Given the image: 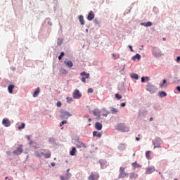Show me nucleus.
<instances>
[{"instance_id": "f257e3e1", "label": "nucleus", "mask_w": 180, "mask_h": 180, "mask_svg": "<svg viewBox=\"0 0 180 180\" xmlns=\"http://www.w3.org/2000/svg\"><path fill=\"white\" fill-rule=\"evenodd\" d=\"M152 53H153V57L158 58V57H161V56H162V52L161 51V50H160L157 47H153Z\"/></svg>"}, {"instance_id": "f03ea898", "label": "nucleus", "mask_w": 180, "mask_h": 180, "mask_svg": "<svg viewBox=\"0 0 180 180\" xmlns=\"http://www.w3.org/2000/svg\"><path fill=\"white\" fill-rule=\"evenodd\" d=\"M72 115L70 113V112L61 110H60V117L61 119H68V117H71Z\"/></svg>"}, {"instance_id": "7ed1b4c3", "label": "nucleus", "mask_w": 180, "mask_h": 180, "mask_svg": "<svg viewBox=\"0 0 180 180\" xmlns=\"http://www.w3.org/2000/svg\"><path fill=\"white\" fill-rule=\"evenodd\" d=\"M116 130H120V131H129V127L124 126V124H118L115 127Z\"/></svg>"}, {"instance_id": "20e7f679", "label": "nucleus", "mask_w": 180, "mask_h": 180, "mask_svg": "<svg viewBox=\"0 0 180 180\" xmlns=\"http://www.w3.org/2000/svg\"><path fill=\"white\" fill-rule=\"evenodd\" d=\"M23 153V145H19L15 150L13 151L14 155H20Z\"/></svg>"}, {"instance_id": "39448f33", "label": "nucleus", "mask_w": 180, "mask_h": 180, "mask_svg": "<svg viewBox=\"0 0 180 180\" xmlns=\"http://www.w3.org/2000/svg\"><path fill=\"white\" fill-rule=\"evenodd\" d=\"M80 75L82 77H83L82 79H81V81L82 82H86V79H88V78H89V73H86V72H81L80 73Z\"/></svg>"}, {"instance_id": "423d86ee", "label": "nucleus", "mask_w": 180, "mask_h": 180, "mask_svg": "<svg viewBox=\"0 0 180 180\" xmlns=\"http://www.w3.org/2000/svg\"><path fill=\"white\" fill-rule=\"evenodd\" d=\"M44 151H46V150L41 149L39 150L34 151V154L35 157H38V158L43 157V155H44Z\"/></svg>"}, {"instance_id": "0eeeda50", "label": "nucleus", "mask_w": 180, "mask_h": 180, "mask_svg": "<svg viewBox=\"0 0 180 180\" xmlns=\"http://www.w3.org/2000/svg\"><path fill=\"white\" fill-rule=\"evenodd\" d=\"M99 179V175L98 173L91 172L90 176L88 177V180H98Z\"/></svg>"}, {"instance_id": "6e6552de", "label": "nucleus", "mask_w": 180, "mask_h": 180, "mask_svg": "<svg viewBox=\"0 0 180 180\" xmlns=\"http://www.w3.org/2000/svg\"><path fill=\"white\" fill-rule=\"evenodd\" d=\"M72 96L75 99H79V98L82 96V94H81V93L79 92V90L76 89L73 92Z\"/></svg>"}, {"instance_id": "1a4fd4ad", "label": "nucleus", "mask_w": 180, "mask_h": 180, "mask_svg": "<svg viewBox=\"0 0 180 180\" xmlns=\"http://www.w3.org/2000/svg\"><path fill=\"white\" fill-rule=\"evenodd\" d=\"M146 91H148L150 94H154V92H155V86L148 84L146 86Z\"/></svg>"}, {"instance_id": "9d476101", "label": "nucleus", "mask_w": 180, "mask_h": 180, "mask_svg": "<svg viewBox=\"0 0 180 180\" xmlns=\"http://www.w3.org/2000/svg\"><path fill=\"white\" fill-rule=\"evenodd\" d=\"M2 124H4V126L6 127H9V126H11V122L8 119H4L2 121Z\"/></svg>"}, {"instance_id": "9b49d317", "label": "nucleus", "mask_w": 180, "mask_h": 180, "mask_svg": "<svg viewBox=\"0 0 180 180\" xmlns=\"http://www.w3.org/2000/svg\"><path fill=\"white\" fill-rule=\"evenodd\" d=\"M64 64H65L67 67H68V68H72V66L74 65V64L72 63V62L71 60H65L64 61Z\"/></svg>"}, {"instance_id": "f8f14e48", "label": "nucleus", "mask_w": 180, "mask_h": 180, "mask_svg": "<svg viewBox=\"0 0 180 180\" xmlns=\"http://www.w3.org/2000/svg\"><path fill=\"white\" fill-rule=\"evenodd\" d=\"M95 18V14L94 13V11H90L87 16V20H92Z\"/></svg>"}, {"instance_id": "ddd939ff", "label": "nucleus", "mask_w": 180, "mask_h": 180, "mask_svg": "<svg viewBox=\"0 0 180 180\" xmlns=\"http://www.w3.org/2000/svg\"><path fill=\"white\" fill-rule=\"evenodd\" d=\"M39 94H40V89L39 87H37L34 91L33 98H37V96H39Z\"/></svg>"}, {"instance_id": "4468645a", "label": "nucleus", "mask_w": 180, "mask_h": 180, "mask_svg": "<svg viewBox=\"0 0 180 180\" xmlns=\"http://www.w3.org/2000/svg\"><path fill=\"white\" fill-rule=\"evenodd\" d=\"M76 147H77V148H82V147L86 148V145L83 142H79V143L76 145Z\"/></svg>"}, {"instance_id": "2eb2a0df", "label": "nucleus", "mask_w": 180, "mask_h": 180, "mask_svg": "<svg viewBox=\"0 0 180 180\" xmlns=\"http://www.w3.org/2000/svg\"><path fill=\"white\" fill-rule=\"evenodd\" d=\"M127 175H129V174H127V173H126V172H120V174H119V176H118V178H119V179H123V178H126V176H127Z\"/></svg>"}, {"instance_id": "dca6fc26", "label": "nucleus", "mask_w": 180, "mask_h": 180, "mask_svg": "<svg viewBox=\"0 0 180 180\" xmlns=\"http://www.w3.org/2000/svg\"><path fill=\"white\" fill-rule=\"evenodd\" d=\"M95 128L96 130H102V124L101 122H96Z\"/></svg>"}, {"instance_id": "f3484780", "label": "nucleus", "mask_w": 180, "mask_h": 180, "mask_svg": "<svg viewBox=\"0 0 180 180\" xmlns=\"http://www.w3.org/2000/svg\"><path fill=\"white\" fill-rule=\"evenodd\" d=\"M15 88V85L11 84L8 86V91L9 94H13V89Z\"/></svg>"}, {"instance_id": "a211bd4d", "label": "nucleus", "mask_w": 180, "mask_h": 180, "mask_svg": "<svg viewBox=\"0 0 180 180\" xmlns=\"http://www.w3.org/2000/svg\"><path fill=\"white\" fill-rule=\"evenodd\" d=\"M141 25L142 26H145V27H148L150 26H153V22L148 21L146 22H142Z\"/></svg>"}, {"instance_id": "6ab92c4d", "label": "nucleus", "mask_w": 180, "mask_h": 180, "mask_svg": "<svg viewBox=\"0 0 180 180\" xmlns=\"http://www.w3.org/2000/svg\"><path fill=\"white\" fill-rule=\"evenodd\" d=\"M139 174H136V173H131L129 178L130 179H136V178H138Z\"/></svg>"}, {"instance_id": "aec40b11", "label": "nucleus", "mask_w": 180, "mask_h": 180, "mask_svg": "<svg viewBox=\"0 0 180 180\" xmlns=\"http://www.w3.org/2000/svg\"><path fill=\"white\" fill-rule=\"evenodd\" d=\"M93 136H94V137H99V138H101V137H102V134L101 133H98V131H94L93 132Z\"/></svg>"}, {"instance_id": "412c9836", "label": "nucleus", "mask_w": 180, "mask_h": 180, "mask_svg": "<svg viewBox=\"0 0 180 180\" xmlns=\"http://www.w3.org/2000/svg\"><path fill=\"white\" fill-rule=\"evenodd\" d=\"M45 151H44V156L45 158H50L51 157V152L50 150H48L46 153H44Z\"/></svg>"}, {"instance_id": "4be33fe9", "label": "nucleus", "mask_w": 180, "mask_h": 180, "mask_svg": "<svg viewBox=\"0 0 180 180\" xmlns=\"http://www.w3.org/2000/svg\"><path fill=\"white\" fill-rule=\"evenodd\" d=\"M158 96H160V98H164L167 96V93H165V91H160L158 93Z\"/></svg>"}, {"instance_id": "5701e85b", "label": "nucleus", "mask_w": 180, "mask_h": 180, "mask_svg": "<svg viewBox=\"0 0 180 180\" xmlns=\"http://www.w3.org/2000/svg\"><path fill=\"white\" fill-rule=\"evenodd\" d=\"M99 113H101V111H99L98 109H94L93 110V115H94V116H99Z\"/></svg>"}, {"instance_id": "b1692460", "label": "nucleus", "mask_w": 180, "mask_h": 180, "mask_svg": "<svg viewBox=\"0 0 180 180\" xmlns=\"http://www.w3.org/2000/svg\"><path fill=\"white\" fill-rule=\"evenodd\" d=\"M79 20L81 25H85V21L84 20V16L79 15Z\"/></svg>"}, {"instance_id": "393cba45", "label": "nucleus", "mask_w": 180, "mask_h": 180, "mask_svg": "<svg viewBox=\"0 0 180 180\" xmlns=\"http://www.w3.org/2000/svg\"><path fill=\"white\" fill-rule=\"evenodd\" d=\"M110 111H111V113H112V115H115V113H117V112H119V110L117 108H115L112 107L110 109Z\"/></svg>"}, {"instance_id": "a878e982", "label": "nucleus", "mask_w": 180, "mask_h": 180, "mask_svg": "<svg viewBox=\"0 0 180 180\" xmlns=\"http://www.w3.org/2000/svg\"><path fill=\"white\" fill-rule=\"evenodd\" d=\"M146 174L147 175H149L150 174H153V168L152 167L147 168Z\"/></svg>"}, {"instance_id": "bb28decb", "label": "nucleus", "mask_w": 180, "mask_h": 180, "mask_svg": "<svg viewBox=\"0 0 180 180\" xmlns=\"http://www.w3.org/2000/svg\"><path fill=\"white\" fill-rule=\"evenodd\" d=\"M131 78H134V79H139V75L133 73L132 75H131Z\"/></svg>"}, {"instance_id": "cd10ccee", "label": "nucleus", "mask_w": 180, "mask_h": 180, "mask_svg": "<svg viewBox=\"0 0 180 180\" xmlns=\"http://www.w3.org/2000/svg\"><path fill=\"white\" fill-rule=\"evenodd\" d=\"M140 58H141V56H140V54L137 53L136 56L132 57V60H140Z\"/></svg>"}, {"instance_id": "c85d7f7f", "label": "nucleus", "mask_w": 180, "mask_h": 180, "mask_svg": "<svg viewBox=\"0 0 180 180\" xmlns=\"http://www.w3.org/2000/svg\"><path fill=\"white\" fill-rule=\"evenodd\" d=\"M75 151H77V149L75 148H72V150L70 152V155H75Z\"/></svg>"}, {"instance_id": "c756f323", "label": "nucleus", "mask_w": 180, "mask_h": 180, "mask_svg": "<svg viewBox=\"0 0 180 180\" xmlns=\"http://www.w3.org/2000/svg\"><path fill=\"white\" fill-rule=\"evenodd\" d=\"M132 167H134V168H140V167L141 166L137 164V162H134V163H132Z\"/></svg>"}, {"instance_id": "7c9ffc66", "label": "nucleus", "mask_w": 180, "mask_h": 180, "mask_svg": "<svg viewBox=\"0 0 180 180\" xmlns=\"http://www.w3.org/2000/svg\"><path fill=\"white\" fill-rule=\"evenodd\" d=\"M66 101L68 103H71V102H72V101H74V99L71 97H67Z\"/></svg>"}, {"instance_id": "2f4dec72", "label": "nucleus", "mask_w": 180, "mask_h": 180, "mask_svg": "<svg viewBox=\"0 0 180 180\" xmlns=\"http://www.w3.org/2000/svg\"><path fill=\"white\" fill-rule=\"evenodd\" d=\"M167 84V80L163 79L162 83H161V84H160V88H162V87L164 86V84Z\"/></svg>"}, {"instance_id": "473e14b6", "label": "nucleus", "mask_w": 180, "mask_h": 180, "mask_svg": "<svg viewBox=\"0 0 180 180\" xmlns=\"http://www.w3.org/2000/svg\"><path fill=\"white\" fill-rule=\"evenodd\" d=\"M116 99L120 100L122 98V96L120 95L119 94H115V95Z\"/></svg>"}, {"instance_id": "72a5a7b5", "label": "nucleus", "mask_w": 180, "mask_h": 180, "mask_svg": "<svg viewBox=\"0 0 180 180\" xmlns=\"http://www.w3.org/2000/svg\"><path fill=\"white\" fill-rule=\"evenodd\" d=\"M64 52H61L60 53V55L58 56V60H62L63 59V57H64Z\"/></svg>"}, {"instance_id": "f704fd0d", "label": "nucleus", "mask_w": 180, "mask_h": 180, "mask_svg": "<svg viewBox=\"0 0 180 180\" xmlns=\"http://www.w3.org/2000/svg\"><path fill=\"white\" fill-rule=\"evenodd\" d=\"M25 123H22L21 125L18 127L19 130H22L23 129H25Z\"/></svg>"}, {"instance_id": "c9c22d12", "label": "nucleus", "mask_w": 180, "mask_h": 180, "mask_svg": "<svg viewBox=\"0 0 180 180\" xmlns=\"http://www.w3.org/2000/svg\"><path fill=\"white\" fill-rule=\"evenodd\" d=\"M68 73L67 70L65 69L60 70V74H64L65 75Z\"/></svg>"}, {"instance_id": "e433bc0d", "label": "nucleus", "mask_w": 180, "mask_h": 180, "mask_svg": "<svg viewBox=\"0 0 180 180\" xmlns=\"http://www.w3.org/2000/svg\"><path fill=\"white\" fill-rule=\"evenodd\" d=\"M64 124H67V120L62 121V122L60 123V127H62L63 125H64Z\"/></svg>"}, {"instance_id": "4c0bfd02", "label": "nucleus", "mask_w": 180, "mask_h": 180, "mask_svg": "<svg viewBox=\"0 0 180 180\" xmlns=\"http://www.w3.org/2000/svg\"><path fill=\"white\" fill-rule=\"evenodd\" d=\"M153 144L155 146L154 148H161V146H160L159 143L155 144V142H153Z\"/></svg>"}, {"instance_id": "58836bf2", "label": "nucleus", "mask_w": 180, "mask_h": 180, "mask_svg": "<svg viewBox=\"0 0 180 180\" xmlns=\"http://www.w3.org/2000/svg\"><path fill=\"white\" fill-rule=\"evenodd\" d=\"M150 151H146V158H148L150 157Z\"/></svg>"}, {"instance_id": "ea45409f", "label": "nucleus", "mask_w": 180, "mask_h": 180, "mask_svg": "<svg viewBox=\"0 0 180 180\" xmlns=\"http://www.w3.org/2000/svg\"><path fill=\"white\" fill-rule=\"evenodd\" d=\"M92 92H94V89H93L90 88V89H88V93L89 94H92Z\"/></svg>"}, {"instance_id": "a19ab883", "label": "nucleus", "mask_w": 180, "mask_h": 180, "mask_svg": "<svg viewBox=\"0 0 180 180\" xmlns=\"http://www.w3.org/2000/svg\"><path fill=\"white\" fill-rule=\"evenodd\" d=\"M57 106H58V108H61V101H58V103H57Z\"/></svg>"}, {"instance_id": "79ce46f5", "label": "nucleus", "mask_w": 180, "mask_h": 180, "mask_svg": "<svg viewBox=\"0 0 180 180\" xmlns=\"http://www.w3.org/2000/svg\"><path fill=\"white\" fill-rule=\"evenodd\" d=\"M108 115H109V112L105 111V113H103V116H104V117H106V116H108Z\"/></svg>"}, {"instance_id": "37998d69", "label": "nucleus", "mask_w": 180, "mask_h": 180, "mask_svg": "<svg viewBox=\"0 0 180 180\" xmlns=\"http://www.w3.org/2000/svg\"><path fill=\"white\" fill-rule=\"evenodd\" d=\"M124 167H120V172H124Z\"/></svg>"}, {"instance_id": "c03bdc74", "label": "nucleus", "mask_w": 180, "mask_h": 180, "mask_svg": "<svg viewBox=\"0 0 180 180\" xmlns=\"http://www.w3.org/2000/svg\"><path fill=\"white\" fill-rule=\"evenodd\" d=\"M120 106H121L122 108H124V106H126V103H122L120 104Z\"/></svg>"}, {"instance_id": "a18cd8bd", "label": "nucleus", "mask_w": 180, "mask_h": 180, "mask_svg": "<svg viewBox=\"0 0 180 180\" xmlns=\"http://www.w3.org/2000/svg\"><path fill=\"white\" fill-rule=\"evenodd\" d=\"M141 82H146V78L145 77H141Z\"/></svg>"}, {"instance_id": "49530a36", "label": "nucleus", "mask_w": 180, "mask_h": 180, "mask_svg": "<svg viewBox=\"0 0 180 180\" xmlns=\"http://www.w3.org/2000/svg\"><path fill=\"white\" fill-rule=\"evenodd\" d=\"M176 62H177V63H179V62H180V56H178V57L176 58Z\"/></svg>"}, {"instance_id": "de8ad7c7", "label": "nucleus", "mask_w": 180, "mask_h": 180, "mask_svg": "<svg viewBox=\"0 0 180 180\" xmlns=\"http://www.w3.org/2000/svg\"><path fill=\"white\" fill-rule=\"evenodd\" d=\"M145 81H150V78H148V77H145Z\"/></svg>"}, {"instance_id": "09e8293b", "label": "nucleus", "mask_w": 180, "mask_h": 180, "mask_svg": "<svg viewBox=\"0 0 180 180\" xmlns=\"http://www.w3.org/2000/svg\"><path fill=\"white\" fill-rule=\"evenodd\" d=\"M129 47L131 51H133V47H131V46H129Z\"/></svg>"}, {"instance_id": "8fccbe9b", "label": "nucleus", "mask_w": 180, "mask_h": 180, "mask_svg": "<svg viewBox=\"0 0 180 180\" xmlns=\"http://www.w3.org/2000/svg\"><path fill=\"white\" fill-rule=\"evenodd\" d=\"M136 141H140V138L136 137Z\"/></svg>"}, {"instance_id": "3c124183", "label": "nucleus", "mask_w": 180, "mask_h": 180, "mask_svg": "<svg viewBox=\"0 0 180 180\" xmlns=\"http://www.w3.org/2000/svg\"><path fill=\"white\" fill-rule=\"evenodd\" d=\"M27 140H29L30 141V136H27Z\"/></svg>"}, {"instance_id": "603ef678", "label": "nucleus", "mask_w": 180, "mask_h": 180, "mask_svg": "<svg viewBox=\"0 0 180 180\" xmlns=\"http://www.w3.org/2000/svg\"><path fill=\"white\" fill-rule=\"evenodd\" d=\"M149 120H150V122H153V117H150Z\"/></svg>"}, {"instance_id": "864d4df0", "label": "nucleus", "mask_w": 180, "mask_h": 180, "mask_svg": "<svg viewBox=\"0 0 180 180\" xmlns=\"http://www.w3.org/2000/svg\"><path fill=\"white\" fill-rule=\"evenodd\" d=\"M88 121H89V122H91V121H92V119L89 118Z\"/></svg>"}, {"instance_id": "5fc2aeb1", "label": "nucleus", "mask_w": 180, "mask_h": 180, "mask_svg": "<svg viewBox=\"0 0 180 180\" xmlns=\"http://www.w3.org/2000/svg\"><path fill=\"white\" fill-rule=\"evenodd\" d=\"M51 165H52V167H54V165H56V164L55 163H51Z\"/></svg>"}, {"instance_id": "6e6d98bb", "label": "nucleus", "mask_w": 180, "mask_h": 180, "mask_svg": "<svg viewBox=\"0 0 180 180\" xmlns=\"http://www.w3.org/2000/svg\"><path fill=\"white\" fill-rule=\"evenodd\" d=\"M112 56L115 58V53H112Z\"/></svg>"}, {"instance_id": "4d7b16f0", "label": "nucleus", "mask_w": 180, "mask_h": 180, "mask_svg": "<svg viewBox=\"0 0 180 180\" xmlns=\"http://www.w3.org/2000/svg\"><path fill=\"white\" fill-rule=\"evenodd\" d=\"M134 155H136V153H134V154H133V157H134Z\"/></svg>"}, {"instance_id": "13d9d810", "label": "nucleus", "mask_w": 180, "mask_h": 180, "mask_svg": "<svg viewBox=\"0 0 180 180\" xmlns=\"http://www.w3.org/2000/svg\"><path fill=\"white\" fill-rule=\"evenodd\" d=\"M163 40H164V41H165V40H166V39H165V38H163Z\"/></svg>"}, {"instance_id": "bf43d9fd", "label": "nucleus", "mask_w": 180, "mask_h": 180, "mask_svg": "<svg viewBox=\"0 0 180 180\" xmlns=\"http://www.w3.org/2000/svg\"><path fill=\"white\" fill-rule=\"evenodd\" d=\"M30 144H32V141H30Z\"/></svg>"}, {"instance_id": "052dcab7", "label": "nucleus", "mask_w": 180, "mask_h": 180, "mask_svg": "<svg viewBox=\"0 0 180 180\" xmlns=\"http://www.w3.org/2000/svg\"><path fill=\"white\" fill-rule=\"evenodd\" d=\"M64 177L61 176V179H63Z\"/></svg>"}, {"instance_id": "680f3d73", "label": "nucleus", "mask_w": 180, "mask_h": 180, "mask_svg": "<svg viewBox=\"0 0 180 180\" xmlns=\"http://www.w3.org/2000/svg\"><path fill=\"white\" fill-rule=\"evenodd\" d=\"M86 32H88V29L86 30Z\"/></svg>"}, {"instance_id": "e2e57ef3", "label": "nucleus", "mask_w": 180, "mask_h": 180, "mask_svg": "<svg viewBox=\"0 0 180 180\" xmlns=\"http://www.w3.org/2000/svg\"><path fill=\"white\" fill-rule=\"evenodd\" d=\"M174 180H178L177 179H174Z\"/></svg>"}, {"instance_id": "0e129e2a", "label": "nucleus", "mask_w": 180, "mask_h": 180, "mask_svg": "<svg viewBox=\"0 0 180 180\" xmlns=\"http://www.w3.org/2000/svg\"><path fill=\"white\" fill-rule=\"evenodd\" d=\"M61 129H64V128L62 127Z\"/></svg>"}]
</instances>
